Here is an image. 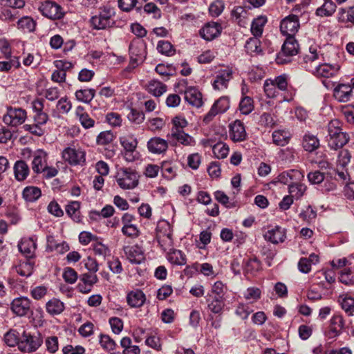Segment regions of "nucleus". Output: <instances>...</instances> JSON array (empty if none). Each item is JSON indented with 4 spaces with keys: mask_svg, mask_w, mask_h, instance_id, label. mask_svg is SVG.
<instances>
[{
    "mask_svg": "<svg viewBox=\"0 0 354 354\" xmlns=\"http://www.w3.org/2000/svg\"><path fill=\"white\" fill-rule=\"evenodd\" d=\"M351 158V156L348 150L340 151L337 160V165L342 168L345 167L350 162Z\"/></svg>",
    "mask_w": 354,
    "mask_h": 354,
    "instance_id": "obj_58",
    "label": "nucleus"
},
{
    "mask_svg": "<svg viewBox=\"0 0 354 354\" xmlns=\"http://www.w3.org/2000/svg\"><path fill=\"white\" fill-rule=\"evenodd\" d=\"M302 145L306 151L312 152L319 147V140L314 135L305 134L303 138Z\"/></svg>",
    "mask_w": 354,
    "mask_h": 354,
    "instance_id": "obj_34",
    "label": "nucleus"
},
{
    "mask_svg": "<svg viewBox=\"0 0 354 354\" xmlns=\"http://www.w3.org/2000/svg\"><path fill=\"white\" fill-rule=\"evenodd\" d=\"M27 118L26 111L21 108L7 107V112L3 117V122L11 127H17L23 124Z\"/></svg>",
    "mask_w": 354,
    "mask_h": 354,
    "instance_id": "obj_6",
    "label": "nucleus"
},
{
    "mask_svg": "<svg viewBox=\"0 0 354 354\" xmlns=\"http://www.w3.org/2000/svg\"><path fill=\"white\" fill-rule=\"evenodd\" d=\"M322 6L318 8L316 14L320 17H328L332 15L336 10V5L332 1H324Z\"/></svg>",
    "mask_w": 354,
    "mask_h": 354,
    "instance_id": "obj_39",
    "label": "nucleus"
},
{
    "mask_svg": "<svg viewBox=\"0 0 354 354\" xmlns=\"http://www.w3.org/2000/svg\"><path fill=\"white\" fill-rule=\"evenodd\" d=\"M298 50L299 44L295 38L294 37H287L281 47V50L279 53V55L277 57V62L280 63L286 62V59L284 61H281L280 56H293L298 53Z\"/></svg>",
    "mask_w": 354,
    "mask_h": 354,
    "instance_id": "obj_14",
    "label": "nucleus"
},
{
    "mask_svg": "<svg viewBox=\"0 0 354 354\" xmlns=\"http://www.w3.org/2000/svg\"><path fill=\"white\" fill-rule=\"evenodd\" d=\"M144 11L147 14H153L154 19H160L161 17V10L153 3H148L144 6Z\"/></svg>",
    "mask_w": 354,
    "mask_h": 354,
    "instance_id": "obj_63",
    "label": "nucleus"
},
{
    "mask_svg": "<svg viewBox=\"0 0 354 354\" xmlns=\"http://www.w3.org/2000/svg\"><path fill=\"white\" fill-rule=\"evenodd\" d=\"M127 118L129 120L137 124H140L145 120V115L142 112L131 109Z\"/></svg>",
    "mask_w": 354,
    "mask_h": 354,
    "instance_id": "obj_55",
    "label": "nucleus"
},
{
    "mask_svg": "<svg viewBox=\"0 0 354 354\" xmlns=\"http://www.w3.org/2000/svg\"><path fill=\"white\" fill-rule=\"evenodd\" d=\"M19 251L26 257L34 256L37 245L33 238H24L18 244Z\"/></svg>",
    "mask_w": 354,
    "mask_h": 354,
    "instance_id": "obj_22",
    "label": "nucleus"
},
{
    "mask_svg": "<svg viewBox=\"0 0 354 354\" xmlns=\"http://www.w3.org/2000/svg\"><path fill=\"white\" fill-rule=\"evenodd\" d=\"M221 25L218 23H208L201 29L200 35L204 39L211 41L221 34Z\"/></svg>",
    "mask_w": 354,
    "mask_h": 354,
    "instance_id": "obj_20",
    "label": "nucleus"
},
{
    "mask_svg": "<svg viewBox=\"0 0 354 354\" xmlns=\"http://www.w3.org/2000/svg\"><path fill=\"white\" fill-rule=\"evenodd\" d=\"M124 252L127 259L132 263L140 264L145 259L142 249L137 245L124 247Z\"/></svg>",
    "mask_w": 354,
    "mask_h": 354,
    "instance_id": "obj_17",
    "label": "nucleus"
},
{
    "mask_svg": "<svg viewBox=\"0 0 354 354\" xmlns=\"http://www.w3.org/2000/svg\"><path fill=\"white\" fill-rule=\"evenodd\" d=\"M158 243L161 248L165 251H170L173 249L172 236H164L157 238Z\"/></svg>",
    "mask_w": 354,
    "mask_h": 354,
    "instance_id": "obj_60",
    "label": "nucleus"
},
{
    "mask_svg": "<svg viewBox=\"0 0 354 354\" xmlns=\"http://www.w3.org/2000/svg\"><path fill=\"white\" fill-rule=\"evenodd\" d=\"M41 195L39 188L34 186L26 187L23 191V197L26 201L34 202Z\"/></svg>",
    "mask_w": 354,
    "mask_h": 354,
    "instance_id": "obj_38",
    "label": "nucleus"
},
{
    "mask_svg": "<svg viewBox=\"0 0 354 354\" xmlns=\"http://www.w3.org/2000/svg\"><path fill=\"white\" fill-rule=\"evenodd\" d=\"M304 59L306 70L317 77L328 78L336 75L339 70L337 64L317 63L316 60L319 59V53L316 46H310L308 54Z\"/></svg>",
    "mask_w": 354,
    "mask_h": 354,
    "instance_id": "obj_1",
    "label": "nucleus"
},
{
    "mask_svg": "<svg viewBox=\"0 0 354 354\" xmlns=\"http://www.w3.org/2000/svg\"><path fill=\"white\" fill-rule=\"evenodd\" d=\"M339 300H341L342 308L348 315L354 314V298L346 295H340Z\"/></svg>",
    "mask_w": 354,
    "mask_h": 354,
    "instance_id": "obj_42",
    "label": "nucleus"
},
{
    "mask_svg": "<svg viewBox=\"0 0 354 354\" xmlns=\"http://www.w3.org/2000/svg\"><path fill=\"white\" fill-rule=\"evenodd\" d=\"M299 28V22L297 16L289 15L283 19L280 24V30L283 35L287 37H294Z\"/></svg>",
    "mask_w": 354,
    "mask_h": 354,
    "instance_id": "obj_12",
    "label": "nucleus"
},
{
    "mask_svg": "<svg viewBox=\"0 0 354 354\" xmlns=\"http://www.w3.org/2000/svg\"><path fill=\"white\" fill-rule=\"evenodd\" d=\"M113 134L110 131H102L98 135L97 142L101 145H106L113 141Z\"/></svg>",
    "mask_w": 354,
    "mask_h": 354,
    "instance_id": "obj_59",
    "label": "nucleus"
},
{
    "mask_svg": "<svg viewBox=\"0 0 354 354\" xmlns=\"http://www.w3.org/2000/svg\"><path fill=\"white\" fill-rule=\"evenodd\" d=\"M34 263L30 260L21 263L16 267V272L22 277H29L33 271Z\"/></svg>",
    "mask_w": 354,
    "mask_h": 354,
    "instance_id": "obj_43",
    "label": "nucleus"
},
{
    "mask_svg": "<svg viewBox=\"0 0 354 354\" xmlns=\"http://www.w3.org/2000/svg\"><path fill=\"white\" fill-rule=\"evenodd\" d=\"M147 90L153 95L159 97L167 91V86L161 82L153 80L148 83Z\"/></svg>",
    "mask_w": 354,
    "mask_h": 354,
    "instance_id": "obj_31",
    "label": "nucleus"
},
{
    "mask_svg": "<svg viewBox=\"0 0 354 354\" xmlns=\"http://www.w3.org/2000/svg\"><path fill=\"white\" fill-rule=\"evenodd\" d=\"M80 203L77 201H72L66 206V214L75 222H80Z\"/></svg>",
    "mask_w": 354,
    "mask_h": 354,
    "instance_id": "obj_37",
    "label": "nucleus"
},
{
    "mask_svg": "<svg viewBox=\"0 0 354 354\" xmlns=\"http://www.w3.org/2000/svg\"><path fill=\"white\" fill-rule=\"evenodd\" d=\"M30 300L27 297L16 298L11 303V310L17 316H26L30 311Z\"/></svg>",
    "mask_w": 354,
    "mask_h": 354,
    "instance_id": "obj_13",
    "label": "nucleus"
},
{
    "mask_svg": "<svg viewBox=\"0 0 354 354\" xmlns=\"http://www.w3.org/2000/svg\"><path fill=\"white\" fill-rule=\"evenodd\" d=\"M245 50L248 53L252 55L262 54V48L261 46V41L257 37H251L247 40L245 45Z\"/></svg>",
    "mask_w": 354,
    "mask_h": 354,
    "instance_id": "obj_35",
    "label": "nucleus"
},
{
    "mask_svg": "<svg viewBox=\"0 0 354 354\" xmlns=\"http://www.w3.org/2000/svg\"><path fill=\"white\" fill-rule=\"evenodd\" d=\"M184 95L185 101L190 105L196 108L203 105L202 94L196 87H187L184 92Z\"/></svg>",
    "mask_w": 354,
    "mask_h": 354,
    "instance_id": "obj_18",
    "label": "nucleus"
},
{
    "mask_svg": "<svg viewBox=\"0 0 354 354\" xmlns=\"http://www.w3.org/2000/svg\"><path fill=\"white\" fill-rule=\"evenodd\" d=\"M230 137L234 142L245 140L247 133L243 124L240 120H236L230 125Z\"/></svg>",
    "mask_w": 354,
    "mask_h": 354,
    "instance_id": "obj_19",
    "label": "nucleus"
},
{
    "mask_svg": "<svg viewBox=\"0 0 354 354\" xmlns=\"http://www.w3.org/2000/svg\"><path fill=\"white\" fill-rule=\"evenodd\" d=\"M168 141L160 137H153L149 139L147 146L149 151L153 154H162L168 149Z\"/></svg>",
    "mask_w": 354,
    "mask_h": 354,
    "instance_id": "obj_15",
    "label": "nucleus"
},
{
    "mask_svg": "<svg viewBox=\"0 0 354 354\" xmlns=\"http://www.w3.org/2000/svg\"><path fill=\"white\" fill-rule=\"evenodd\" d=\"M157 50L159 53L167 56H171L174 54L175 50L171 44L167 41H160L157 45Z\"/></svg>",
    "mask_w": 354,
    "mask_h": 354,
    "instance_id": "obj_51",
    "label": "nucleus"
},
{
    "mask_svg": "<svg viewBox=\"0 0 354 354\" xmlns=\"http://www.w3.org/2000/svg\"><path fill=\"white\" fill-rule=\"evenodd\" d=\"M86 153L81 149L67 147L62 151L64 161L71 165H83L86 162Z\"/></svg>",
    "mask_w": 354,
    "mask_h": 354,
    "instance_id": "obj_8",
    "label": "nucleus"
},
{
    "mask_svg": "<svg viewBox=\"0 0 354 354\" xmlns=\"http://www.w3.org/2000/svg\"><path fill=\"white\" fill-rule=\"evenodd\" d=\"M212 151L217 158H225L229 153V147L223 142H218L213 146Z\"/></svg>",
    "mask_w": 354,
    "mask_h": 354,
    "instance_id": "obj_49",
    "label": "nucleus"
},
{
    "mask_svg": "<svg viewBox=\"0 0 354 354\" xmlns=\"http://www.w3.org/2000/svg\"><path fill=\"white\" fill-rule=\"evenodd\" d=\"M290 138V133L286 131L277 130L272 133V140L277 145L284 146L288 144Z\"/></svg>",
    "mask_w": 354,
    "mask_h": 354,
    "instance_id": "obj_41",
    "label": "nucleus"
},
{
    "mask_svg": "<svg viewBox=\"0 0 354 354\" xmlns=\"http://www.w3.org/2000/svg\"><path fill=\"white\" fill-rule=\"evenodd\" d=\"M167 257L168 261L174 265L183 266L186 263L185 255L179 250L172 249L169 251Z\"/></svg>",
    "mask_w": 354,
    "mask_h": 354,
    "instance_id": "obj_33",
    "label": "nucleus"
},
{
    "mask_svg": "<svg viewBox=\"0 0 354 354\" xmlns=\"http://www.w3.org/2000/svg\"><path fill=\"white\" fill-rule=\"evenodd\" d=\"M39 10L44 16L50 19H59L64 16L61 6L50 0L41 3Z\"/></svg>",
    "mask_w": 354,
    "mask_h": 354,
    "instance_id": "obj_9",
    "label": "nucleus"
},
{
    "mask_svg": "<svg viewBox=\"0 0 354 354\" xmlns=\"http://www.w3.org/2000/svg\"><path fill=\"white\" fill-rule=\"evenodd\" d=\"M128 304L132 308H139L142 306L145 300V295L140 290L131 291L127 297Z\"/></svg>",
    "mask_w": 354,
    "mask_h": 354,
    "instance_id": "obj_24",
    "label": "nucleus"
},
{
    "mask_svg": "<svg viewBox=\"0 0 354 354\" xmlns=\"http://www.w3.org/2000/svg\"><path fill=\"white\" fill-rule=\"evenodd\" d=\"M122 232L127 236L136 238L140 234V231L136 225H123Z\"/></svg>",
    "mask_w": 354,
    "mask_h": 354,
    "instance_id": "obj_64",
    "label": "nucleus"
},
{
    "mask_svg": "<svg viewBox=\"0 0 354 354\" xmlns=\"http://www.w3.org/2000/svg\"><path fill=\"white\" fill-rule=\"evenodd\" d=\"M328 145L330 148L337 149L342 147L349 140V136L345 132H343L339 127V122L338 120L331 121L328 126Z\"/></svg>",
    "mask_w": 354,
    "mask_h": 354,
    "instance_id": "obj_3",
    "label": "nucleus"
},
{
    "mask_svg": "<svg viewBox=\"0 0 354 354\" xmlns=\"http://www.w3.org/2000/svg\"><path fill=\"white\" fill-rule=\"evenodd\" d=\"M225 306L223 298L216 297L208 304V308L214 313L219 314L222 312Z\"/></svg>",
    "mask_w": 354,
    "mask_h": 354,
    "instance_id": "obj_52",
    "label": "nucleus"
},
{
    "mask_svg": "<svg viewBox=\"0 0 354 354\" xmlns=\"http://www.w3.org/2000/svg\"><path fill=\"white\" fill-rule=\"evenodd\" d=\"M100 344L106 351H113L115 347V342L107 335H100Z\"/></svg>",
    "mask_w": 354,
    "mask_h": 354,
    "instance_id": "obj_53",
    "label": "nucleus"
},
{
    "mask_svg": "<svg viewBox=\"0 0 354 354\" xmlns=\"http://www.w3.org/2000/svg\"><path fill=\"white\" fill-rule=\"evenodd\" d=\"M41 344V337L24 332L21 341L18 344V348L22 352L32 353L37 350Z\"/></svg>",
    "mask_w": 354,
    "mask_h": 354,
    "instance_id": "obj_7",
    "label": "nucleus"
},
{
    "mask_svg": "<svg viewBox=\"0 0 354 354\" xmlns=\"http://www.w3.org/2000/svg\"><path fill=\"white\" fill-rule=\"evenodd\" d=\"M229 107L228 98L226 97H220L214 103L209 112L204 116L203 122L206 124L209 123L216 115L225 113Z\"/></svg>",
    "mask_w": 354,
    "mask_h": 354,
    "instance_id": "obj_10",
    "label": "nucleus"
},
{
    "mask_svg": "<svg viewBox=\"0 0 354 354\" xmlns=\"http://www.w3.org/2000/svg\"><path fill=\"white\" fill-rule=\"evenodd\" d=\"M339 281L348 286H354V271L351 269H344L340 273Z\"/></svg>",
    "mask_w": 354,
    "mask_h": 354,
    "instance_id": "obj_46",
    "label": "nucleus"
},
{
    "mask_svg": "<svg viewBox=\"0 0 354 354\" xmlns=\"http://www.w3.org/2000/svg\"><path fill=\"white\" fill-rule=\"evenodd\" d=\"M36 24V21L32 17L25 16L18 20L17 28L24 32L30 33L35 31Z\"/></svg>",
    "mask_w": 354,
    "mask_h": 354,
    "instance_id": "obj_28",
    "label": "nucleus"
},
{
    "mask_svg": "<svg viewBox=\"0 0 354 354\" xmlns=\"http://www.w3.org/2000/svg\"><path fill=\"white\" fill-rule=\"evenodd\" d=\"M173 230L171 225L166 221H160L157 226V238L164 236H172Z\"/></svg>",
    "mask_w": 354,
    "mask_h": 354,
    "instance_id": "obj_44",
    "label": "nucleus"
},
{
    "mask_svg": "<svg viewBox=\"0 0 354 354\" xmlns=\"http://www.w3.org/2000/svg\"><path fill=\"white\" fill-rule=\"evenodd\" d=\"M261 292L259 288L251 287L248 288L244 293V297L247 300H252L256 301L261 297Z\"/></svg>",
    "mask_w": 354,
    "mask_h": 354,
    "instance_id": "obj_56",
    "label": "nucleus"
},
{
    "mask_svg": "<svg viewBox=\"0 0 354 354\" xmlns=\"http://www.w3.org/2000/svg\"><path fill=\"white\" fill-rule=\"evenodd\" d=\"M352 86L350 84H340L334 89V97L341 102L350 100L352 96Z\"/></svg>",
    "mask_w": 354,
    "mask_h": 354,
    "instance_id": "obj_23",
    "label": "nucleus"
},
{
    "mask_svg": "<svg viewBox=\"0 0 354 354\" xmlns=\"http://www.w3.org/2000/svg\"><path fill=\"white\" fill-rule=\"evenodd\" d=\"M266 22L267 18L264 16H259L253 20L251 25V32L254 37L261 36L263 26Z\"/></svg>",
    "mask_w": 354,
    "mask_h": 354,
    "instance_id": "obj_36",
    "label": "nucleus"
},
{
    "mask_svg": "<svg viewBox=\"0 0 354 354\" xmlns=\"http://www.w3.org/2000/svg\"><path fill=\"white\" fill-rule=\"evenodd\" d=\"M29 167L24 160H18L14 166V174L15 178L19 181L25 180L29 174Z\"/></svg>",
    "mask_w": 354,
    "mask_h": 354,
    "instance_id": "obj_27",
    "label": "nucleus"
},
{
    "mask_svg": "<svg viewBox=\"0 0 354 354\" xmlns=\"http://www.w3.org/2000/svg\"><path fill=\"white\" fill-rule=\"evenodd\" d=\"M47 153L41 150H37L33 153V160L32 161V169L36 174L41 173L46 165Z\"/></svg>",
    "mask_w": 354,
    "mask_h": 354,
    "instance_id": "obj_21",
    "label": "nucleus"
},
{
    "mask_svg": "<svg viewBox=\"0 0 354 354\" xmlns=\"http://www.w3.org/2000/svg\"><path fill=\"white\" fill-rule=\"evenodd\" d=\"M95 95V91L93 88L80 89L75 92L77 100L84 103L91 102Z\"/></svg>",
    "mask_w": 354,
    "mask_h": 354,
    "instance_id": "obj_40",
    "label": "nucleus"
},
{
    "mask_svg": "<svg viewBox=\"0 0 354 354\" xmlns=\"http://www.w3.org/2000/svg\"><path fill=\"white\" fill-rule=\"evenodd\" d=\"M115 15L114 8L108 6L101 7L90 19L91 26L95 30H106L113 28L115 25Z\"/></svg>",
    "mask_w": 354,
    "mask_h": 354,
    "instance_id": "obj_2",
    "label": "nucleus"
},
{
    "mask_svg": "<svg viewBox=\"0 0 354 354\" xmlns=\"http://www.w3.org/2000/svg\"><path fill=\"white\" fill-rule=\"evenodd\" d=\"M98 281V278L95 274L84 273L80 276V282L77 288L82 293H88L93 286Z\"/></svg>",
    "mask_w": 354,
    "mask_h": 354,
    "instance_id": "obj_16",
    "label": "nucleus"
},
{
    "mask_svg": "<svg viewBox=\"0 0 354 354\" xmlns=\"http://www.w3.org/2000/svg\"><path fill=\"white\" fill-rule=\"evenodd\" d=\"M63 278L66 282L73 284L77 279V274L74 269L66 268L63 272Z\"/></svg>",
    "mask_w": 354,
    "mask_h": 354,
    "instance_id": "obj_62",
    "label": "nucleus"
},
{
    "mask_svg": "<svg viewBox=\"0 0 354 354\" xmlns=\"http://www.w3.org/2000/svg\"><path fill=\"white\" fill-rule=\"evenodd\" d=\"M139 176L137 172L131 168H121L116 174V181L120 188L131 189L138 184Z\"/></svg>",
    "mask_w": 354,
    "mask_h": 354,
    "instance_id": "obj_4",
    "label": "nucleus"
},
{
    "mask_svg": "<svg viewBox=\"0 0 354 354\" xmlns=\"http://www.w3.org/2000/svg\"><path fill=\"white\" fill-rule=\"evenodd\" d=\"M232 71L225 69L221 71L213 82V87L215 90H223L227 88V83L231 79Z\"/></svg>",
    "mask_w": 354,
    "mask_h": 354,
    "instance_id": "obj_25",
    "label": "nucleus"
},
{
    "mask_svg": "<svg viewBox=\"0 0 354 354\" xmlns=\"http://www.w3.org/2000/svg\"><path fill=\"white\" fill-rule=\"evenodd\" d=\"M64 304L57 298H53L46 304V311L51 315L61 314L64 310Z\"/></svg>",
    "mask_w": 354,
    "mask_h": 354,
    "instance_id": "obj_30",
    "label": "nucleus"
},
{
    "mask_svg": "<svg viewBox=\"0 0 354 354\" xmlns=\"http://www.w3.org/2000/svg\"><path fill=\"white\" fill-rule=\"evenodd\" d=\"M106 120L107 122L113 127H120L122 122L120 115L115 112L107 113Z\"/></svg>",
    "mask_w": 354,
    "mask_h": 354,
    "instance_id": "obj_61",
    "label": "nucleus"
},
{
    "mask_svg": "<svg viewBox=\"0 0 354 354\" xmlns=\"http://www.w3.org/2000/svg\"><path fill=\"white\" fill-rule=\"evenodd\" d=\"M146 44L141 41H134L129 46L130 63L127 70L136 68L146 57Z\"/></svg>",
    "mask_w": 354,
    "mask_h": 354,
    "instance_id": "obj_5",
    "label": "nucleus"
},
{
    "mask_svg": "<svg viewBox=\"0 0 354 354\" xmlns=\"http://www.w3.org/2000/svg\"><path fill=\"white\" fill-rule=\"evenodd\" d=\"M75 115L84 128L89 129L94 126L95 120L84 111V109L82 106H79L77 107Z\"/></svg>",
    "mask_w": 354,
    "mask_h": 354,
    "instance_id": "obj_29",
    "label": "nucleus"
},
{
    "mask_svg": "<svg viewBox=\"0 0 354 354\" xmlns=\"http://www.w3.org/2000/svg\"><path fill=\"white\" fill-rule=\"evenodd\" d=\"M120 142L127 151H134L138 145V140L132 136H124L120 138Z\"/></svg>",
    "mask_w": 354,
    "mask_h": 354,
    "instance_id": "obj_45",
    "label": "nucleus"
},
{
    "mask_svg": "<svg viewBox=\"0 0 354 354\" xmlns=\"http://www.w3.org/2000/svg\"><path fill=\"white\" fill-rule=\"evenodd\" d=\"M224 9V3L221 0L214 1L209 8V12L212 17L219 16Z\"/></svg>",
    "mask_w": 354,
    "mask_h": 354,
    "instance_id": "obj_54",
    "label": "nucleus"
},
{
    "mask_svg": "<svg viewBox=\"0 0 354 354\" xmlns=\"http://www.w3.org/2000/svg\"><path fill=\"white\" fill-rule=\"evenodd\" d=\"M306 189V187L301 183V182L290 184L288 187L289 193L291 194L290 196H292V198L295 197L296 198H301L304 195Z\"/></svg>",
    "mask_w": 354,
    "mask_h": 354,
    "instance_id": "obj_50",
    "label": "nucleus"
},
{
    "mask_svg": "<svg viewBox=\"0 0 354 354\" xmlns=\"http://www.w3.org/2000/svg\"><path fill=\"white\" fill-rule=\"evenodd\" d=\"M253 109V100L248 96L243 97L239 103V110L241 113L244 115H248L250 113Z\"/></svg>",
    "mask_w": 354,
    "mask_h": 354,
    "instance_id": "obj_47",
    "label": "nucleus"
},
{
    "mask_svg": "<svg viewBox=\"0 0 354 354\" xmlns=\"http://www.w3.org/2000/svg\"><path fill=\"white\" fill-rule=\"evenodd\" d=\"M339 21L351 22L354 24V6L348 8L347 10L340 8L338 11Z\"/></svg>",
    "mask_w": 354,
    "mask_h": 354,
    "instance_id": "obj_48",
    "label": "nucleus"
},
{
    "mask_svg": "<svg viewBox=\"0 0 354 354\" xmlns=\"http://www.w3.org/2000/svg\"><path fill=\"white\" fill-rule=\"evenodd\" d=\"M261 265L259 260L257 258H252L248 260L245 263V270L248 272L254 273L261 270Z\"/></svg>",
    "mask_w": 354,
    "mask_h": 354,
    "instance_id": "obj_57",
    "label": "nucleus"
},
{
    "mask_svg": "<svg viewBox=\"0 0 354 354\" xmlns=\"http://www.w3.org/2000/svg\"><path fill=\"white\" fill-rule=\"evenodd\" d=\"M264 238L272 243L283 242L286 239L285 230L281 227H276L274 229L268 230L265 234Z\"/></svg>",
    "mask_w": 354,
    "mask_h": 354,
    "instance_id": "obj_26",
    "label": "nucleus"
},
{
    "mask_svg": "<svg viewBox=\"0 0 354 354\" xmlns=\"http://www.w3.org/2000/svg\"><path fill=\"white\" fill-rule=\"evenodd\" d=\"M167 137L170 143L174 145H176L175 141L184 146H194L196 144V141L192 136L186 133L184 131H180L176 129H171V131Z\"/></svg>",
    "mask_w": 354,
    "mask_h": 354,
    "instance_id": "obj_11",
    "label": "nucleus"
},
{
    "mask_svg": "<svg viewBox=\"0 0 354 354\" xmlns=\"http://www.w3.org/2000/svg\"><path fill=\"white\" fill-rule=\"evenodd\" d=\"M33 109L36 111V115L34 117L36 124L38 125L46 124L48 121V116L46 113L42 111L43 103L39 100L34 102Z\"/></svg>",
    "mask_w": 354,
    "mask_h": 354,
    "instance_id": "obj_32",
    "label": "nucleus"
}]
</instances>
